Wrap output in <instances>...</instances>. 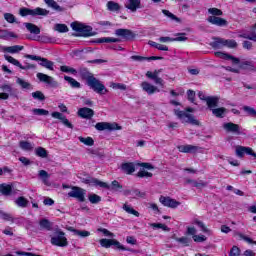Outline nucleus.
<instances>
[{
  "label": "nucleus",
  "mask_w": 256,
  "mask_h": 256,
  "mask_svg": "<svg viewBox=\"0 0 256 256\" xmlns=\"http://www.w3.org/2000/svg\"><path fill=\"white\" fill-rule=\"evenodd\" d=\"M105 186H100L102 189H108V191H120L123 189V185L119 183V181L114 180L112 181L111 185L107 184L106 182H103Z\"/></svg>",
  "instance_id": "nucleus-25"
},
{
  "label": "nucleus",
  "mask_w": 256,
  "mask_h": 256,
  "mask_svg": "<svg viewBox=\"0 0 256 256\" xmlns=\"http://www.w3.org/2000/svg\"><path fill=\"white\" fill-rule=\"evenodd\" d=\"M34 115L46 116L49 115V112L42 108H35L32 110Z\"/></svg>",
  "instance_id": "nucleus-63"
},
{
  "label": "nucleus",
  "mask_w": 256,
  "mask_h": 256,
  "mask_svg": "<svg viewBox=\"0 0 256 256\" xmlns=\"http://www.w3.org/2000/svg\"><path fill=\"white\" fill-rule=\"evenodd\" d=\"M88 87L90 89H93L95 93H98V95H106L109 90L105 87V85L99 81V79L95 78H90L89 82L87 83Z\"/></svg>",
  "instance_id": "nucleus-6"
},
{
  "label": "nucleus",
  "mask_w": 256,
  "mask_h": 256,
  "mask_svg": "<svg viewBox=\"0 0 256 256\" xmlns=\"http://www.w3.org/2000/svg\"><path fill=\"white\" fill-rule=\"evenodd\" d=\"M95 129L97 131H121V126L115 122H98L95 125Z\"/></svg>",
  "instance_id": "nucleus-11"
},
{
  "label": "nucleus",
  "mask_w": 256,
  "mask_h": 256,
  "mask_svg": "<svg viewBox=\"0 0 256 256\" xmlns=\"http://www.w3.org/2000/svg\"><path fill=\"white\" fill-rule=\"evenodd\" d=\"M141 87H142L143 91H145L148 95H153V93L159 91V89H157V87H155L153 84H151L149 82H142Z\"/></svg>",
  "instance_id": "nucleus-29"
},
{
  "label": "nucleus",
  "mask_w": 256,
  "mask_h": 256,
  "mask_svg": "<svg viewBox=\"0 0 256 256\" xmlns=\"http://www.w3.org/2000/svg\"><path fill=\"white\" fill-rule=\"evenodd\" d=\"M4 58L6 59V61H8V63H11L12 65H15L16 67H19V69H22L24 71H28V69H35V65L33 64H26V65H22L21 62H19V60L13 58V56L10 55H4Z\"/></svg>",
  "instance_id": "nucleus-14"
},
{
  "label": "nucleus",
  "mask_w": 256,
  "mask_h": 256,
  "mask_svg": "<svg viewBox=\"0 0 256 256\" xmlns=\"http://www.w3.org/2000/svg\"><path fill=\"white\" fill-rule=\"evenodd\" d=\"M36 77L40 81V83H46V85H49V87H53V88L59 87V82H57L55 80V78H53L47 74L38 72L36 74Z\"/></svg>",
  "instance_id": "nucleus-13"
},
{
  "label": "nucleus",
  "mask_w": 256,
  "mask_h": 256,
  "mask_svg": "<svg viewBox=\"0 0 256 256\" xmlns=\"http://www.w3.org/2000/svg\"><path fill=\"white\" fill-rule=\"evenodd\" d=\"M25 38L29 39V41H38L39 43H57L59 41V39L44 33H28Z\"/></svg>",
  "instance_id": "nucleus-2"
},
{
  "label": "nucleus",
  "mask_w": 256,
  "mask_h": 256,
  "mask_svg": "<svg viewBox=\"0 0 256 256\" xmlns=\"http://www.w3.org/2000/svg\"><path fill=\"white\" fill-rule=\"evenodd\" d=\"M214 41L210 43L213 49H223V47H229L230 49H234L237 46V42L235 40H225L223 38H213Z\"/></svg>",
  "instance_id": "nucleus-5"
},
{
  "label": "nucleus",
  "mask_w": 256,
  "mask_h": 256,
  "mask_svg": "<svg viewBox=\"0 0 256 256\" xmlns=\"http://www.w3.org/2000/svg\"><path fill=\"white\" fill-rule=\"evenodd\" d=\"M26 59H31L32 61H38V65L41 67H44L45 69H48L49 71H55V62L50 61L47 58H43L41 56L26 54Z\"/></svg>",
  "instance_id": "nucleus-4"
},
{
  "label": "nucleus",
  "mask_w": 256,
  "mask_h": 256,
  "mask_svg": "<svg viewBox=\"0 0 256 256\" xmlns=\"http://www.w3.org/2000/svg\"><path fill=\"white\" fill-rule=\"evenodd\" d=\"M37 157H41L42 159H45L47 157V150L43 147H38L36 148V151H35Z\"/></svg>",
  "instance_id": "nucleus-53"
},
{
  "label": "nucleus",
  "mask_w": 256,
  "mask_h": 256,
  "mask_svg": "<svg viewBox=\"0 0 256 256\" xmlns=\"http://www.w3.org/2000/svg\"><path fill=\"white\" fill-rule=\"evenodd\" d=\"M121 169L126 175H132V173H135V164L133 162L123 163Z\"/></svg>",
  "instance_id": "nucleus-30"
},
{
  "label": "nucleus",
  "mask_w": 256,
  "mask_h": 256,
  "mask_svg": "<svg viewBox=\"0 0 256 256\" xmlns=\"http://www.w3.org/2000/svg\"><path fill=\"white\" fill-rule=\"evenodd\" d=\"M88 200L92 205H97V203H101V196L92 193L88 195Z\"/></svg>",
  "instance_id": "nucleus-46"
},
{
  "label": "nucleus",
  "mask_w": 256,
  "mask_h": 256,
  "mask_svg": "<svg viewBox=\"0 0 256 256\" xmlns=\"http://www.w3.org/2000/svg\"><path fill=\"white\" fill-rule=\"evenodd\" d=\"M40 229H44L45 231H51L53 229V223L49 221L47 218H43L39 221Z\"/></svg>",
  "instance_id": "nucleus-34"
},
{
  "label": "nucleus",
  "mask_w": 256,
  "mask_h": 256,
  "mask_svg": "<svg viewBox=\"0 0 256 256\" xmlns=\"http://www.w3.org/2000/svg\"><path fill=\"white\" fill-rule=\"evenodd\" d=\"M70 231L77 237H82V239H85V237H89L91 235V232L87 230H77L74 228H70Z\"/></svg>",
  "instance_id": "nucleus-38"
},
{
  "label": "nucleus",
  "mask_w": 256,
  "mask_h": 256,
  "mask_svg": "<svg viewBox=\"0 0 256 256\" xmlns=\"http://www.w3.org/2000/svg\"><path fill=\"white\" fill-rule=\"evenodd\" d=\"M207 21L208 23H211V25H216L217 27H227V20L219 16H209Z\"/></svg>",
  "instance_id": "nucleus-19"
},
{
  "label": "nucleus",
  "mask_w": 256,
  "mask_h": 256,
  "mask_svg": "<svg viewBox=\"0 0 256 256\" xmlns=\"http://www.w3.org/2000/svg\"><path fill=\"white\" fill-rule=\"evenodd\" d=\"M178 151L180 153H197V151H199V147L191 144L180 145L178 146Z\"/></svg>",
  "instance_id": "nucleus-26"
},
{
  "label": "nucleus",
  "mask_w": 256,
  "mask_h": 256,
  "mask_svg": "<svg viewBox=\"0 0 256 256\" xmlns=\"http://www.w3.org/2000/svg\"><path fill=\"white\" fill-rule=\"evenodd\" d=\"M159 201L164 207H169L170 209H177L181 205V202L171 197L160 196Z\"/></svg>",
  "instance_id": "nucleus-15"
},
{
  "label": "nucleus",
  "mask_w": 256,
  "mask_h": 256,
  "mask_svg": "<svg viewBox=\"0 0 256 256\" xmlns=\"http://www.w3.org/2000/svg\"><path fill=\"white\" fill-rule=\"evenodd\" d=\"M132 195L134 196V199L137 197L140 199H145L147 194L145 192L140 191L139 189H132Z\"/></svg>",
  "instance_id": "nucleus-58"
},
{
  "label": "nucleus",
  "mask_w": 256,
  "mask_h": 256,
  "mask_svg": "<svg viewBox=\"0 0 256 256\" xmlns=\"http://www.w3.org/2000/svg\"><path fill=\"white\" fill-rule=\"evenodd\" d=\"M236 155L237 157H245V155H251V157L256 158V153L253 151V149L245 146H237Z\"/></svg>",
  "instance_id": "nucleus-17"
},
{
  "label": "nucleus",
  "mask_w": 256,
  "mask_h": 256,
  "mask_svg": "<svg viewBox=\"0 0 256 256\" xmlns=\"http://www.w3.org/2000/svg\"><path fill=\"white\" fill-rule=\"evenodd\" d=\"M122 209L124 211H126V213H128L129 215H134V217H139V212L135 209H133V207H131V205L125 203L122 207Z\"/></svg>",
  "instance_id": "nucleus-40"
},
{
  "label": "nucleus",
  "mask_w": 256,
  "mask_h": 256,
  "mask_svg": "<svg viewBox=\"0 0 256 256\" xmlns=\"http://www.w3.org/2000/svg\"><path fill=\"white\" fill-rule=\"evenodd\" d=\"M4 19L7 21V23H17V18L11 13H4Z\"/></svg>",
  "instance_id": "nucleus-55"
},
{
  "label": "nucleus",
  "mask_w": 256,
  "mask_h": 256,
  "mask_svg": "<svg viewBox=\"0 0 256 256\" xmlns=\"http://www.w3.org/2000/svg\"><path fill=\"white\" fill-rule=\"evenodd\" d=\"M150 227H153V229H162V231H171V229L167 227V225L161 223H152L150 224Z\"/></svg>",
  "instance_id": "nucleus-54"
},
{
  "label": "nucleus",
  "mask_w": 256,
  "mask_h": 256,
  "mask_svg": "<svg viewBox=\"0 0 256 256\" xmlns=\"http://www.w3.org/2000/svg\"><path fill=\"white\" fill-rule=\"evenodd\" d=\"M112 89H119L120 91H127V85L123 83H112Z\"/></svg>",
  "instance_id": "nucleus-61"
},
{
  "label": "nucleus",
  "mask_w": 256,
  "mask_h": 256,
  "mask_svg": "<svg viewBox=\"0 0 256 256\" xmlns=\"http://www.w3.org/2000/svg\"><path fill=\"white\" fill-rule=\"evenodd\" d=\"M77 114L78 117H81V119H93L95 111H93L91 108L83 107L78 110Z\"/></svg>",
  "instance_id": "nucleus-18"
},
{
  "label": "nucleus",
  "mask_w": 256,
  "mask_h": 256,
  "mask_svg": "<svg viewBox=\"0 0 256 256\" xmlns=\"http://www.w3.org/2000/svg\"><path fill=\"white\" fill-rule=\"evenodd\" d=\"M208 13L211 15V17H221V15H223V11L218 8H209Z\"/></svg>",
  "instance_id": "nucleus-51"
},
{
  "label": "nucleus",
  "mask_w": 256,
  "mask_h": 256,
  "mask_svg": "<svg viewBox=\"0 0 256 256\" xmlns=\"http://www.w3.org/2000/svg\"><path fill=\"white\" fill-rule=\"evenodd\" d=\"M240 37H243L244 39H249L250 41H255L256 43V33H243L240 35Z\"/></svg>",
  "instance_id": "nucleus-64"
},
{
  "label": "nucleus",
  "mask_w": 256,
  "mask_h": 256,
  "mask_svg": "<svg viewBox=\"0 0 256 256\" xmlns=\"http://www.w3.org/2000/svg\"><path fill=\"white\" fill-rule=\"evenodd\" d=\"M160 43H172L173 41H187V37L185 36V33L178 34L177 37L172 38L169 36L166 37H160L159 38Z\"/></svg>",
  "instance_id": "nucleus-21"
},
{
  "label": "nucleus",
  "mask_w": 256,
  "mask_h": 256,
  "mask_svg": "<svg viewBox=\"0 0 256 256\" xmlns=\"http://www.w3.org/2000/svg\"><path fill=\"white\" fill-rule=\"evenodd\" d=\"M60 71H62V73H71V75H77V70L75 68L65 65L60 67Z\"/></svg>",
  "instance_id": "nucleus-52"
},
{
  "label": "nucleus",
  "mask_w": 256,
  "mask_h": 256,
  "mask_svg": "<svg viewBox=\"0 0 256 256\" xmlns=\"http://www.w3.org/2000/svg\"><path fill=\"white\" fill-rule=\"evenodd\" d=\"M46 5H48V7H51V9H54V11H63V8H61V6H59V4H57L55 2V0H44Z\"/></svg>",
  "instance_id": "nucleus-45"
},
{
  "label": "nucleus",
  "mask_w": 256,
  "mask_h": 256,
  "mask_svg": "<svg viewBox=\"0 0 256 256\" xmlns=\"http://www.w3.org/2000/svg\"><path fill=\"white\" fill-rule=\"evenodd\" d=\"M106 7L108 9V11H119L121 9V6L119 5V3L117 2H113V1H108L106 4Z\"/></svg>",
  "instance_id": "nucleus-43"
},
{
  "label": "nucleus",
  "mask_w": 256,
  "mask_h": 256,
  "mask_svg": "<svg viewBox=\"0 0 256 256\" xmlns=\"http://www.w3.org/2000/svg\"><path fill=\"white\" fill-rule=\"evenodd\" d=\"M51 116L54 119H59L60 121H62L63 125L68 127V129H73V124H71V122H69V119H67V117H65V115H63L62 113L52 112Z\"/></svg>",
  "instance_id": "nucleus-23"
},
{
  "label": "nucleus",
  "mask_w": 256,
  "mask_h": 256,
  "mask_svg": "<svg viewBox=\"0 0 256 256\" xmlns=\"http://www.w3.org/2000/svg\"><path fill=\"white\" fill-rule=\"evenodd\" d=\"M79 74L81 76L82 79H85L86 83L89 82V79H93L95 76H93L91 74V72H89V70H87L86 68H81L79 70Z\"/></svg>",
  "instance_id": "nucleus-37"
},
{
  "label": "nucleus",
  "mask_w": 256,
  "mask_h": 256,
  "mask_svg": "<svg viewBox=\"0 0 256 256\" xmlns=\"http://www.w3.org/2000/svg\"><path fill=\"white\" fill-rule=\"evenodd\" d=\"M206 105L208 109H210V111H213V109H215V107L219 105V97L208 96V98L206 99Z\"/></svg>",
  "instance_id": "nucleus-28"
},
{
  "label": "nucleus",
  "mask_w": 256,
  "mask_h": 256,
  "mask_svg": "<svg viewBox=\"0 0 256 256\" xmlns=\"http://www.w3.org/2000/svg\"><path fill=\"white\" fill-rule=\"evenodd\" d=\"M229 256H241V249L237 246H233L230 249Z\"/></svg>",
  "instance_id": "nucleus-62"
},
{
  "label": "nucleus",
  "mask_w": 256,
  "mask_h": 256,
  "mask_svg": "<svg viewBox=\"0 0 256 256\" xmlns=\"http://www.w3.org/2000/svg\"><path fill=\"white\" fill-rule=\"evenodd\" d=\"M18 37L15 33L0 34V39H4V41H11L12 39H18Z\"/></svg>",
  "instance_id": "nucleus-50"
},
{
  "label": "nucleus",
  "mask_w": 256,
  "mask_h": 256,
  "mask_svg": "<svg viewBox=\"0 0 256 256\" xmlns=\"http://www.w3.org/2000/svg\"><path fill=\"white\" fill-rule=\"evenodd\" d=\"M0 219L3 221H10L11 223H19V218H13V215L0 210Z\"/></svg>",
  "instance_id": "nucleus-32"
},
{
  "label": "nucleus",
  "mask_w": 256,
  "mask_h": 256,
  "mask_svg": "<svg viewBox=\"0 0 256 256\" xmlns=\"http://www.w3.org/2000/svg\"><path fill=\"white\" fill-rule=\"evenodd\" d=\"M223 129L227 133H234V135H241V126L233 122L224 123Z\"/></svg>",
  "instance_id": "nucleus-16"
},
{
  "label": "nucleus",
  "mask_w": 256,
  "mask_h": 256,
  "mask_svg": "<svg viewBox=\"0 0 256 256\" xmlns=\"http://www.w3.org/2000/svg\"><path fill=\"white\" fill-rule=\"evenodd\" d=\"M125 7L132 13H135L137 12V9H141V0H128L125 4Z\"/></svg>",
  "instance_id": "nucleus-24"
},
{
  "label": "nucleus",
  "mask_w": 256,
  "mask_h": 256,
  "mask_svg": "<svg viewBox=\"0 0 256 256\" xmlns=\"http://www.w3.org/2000/svg\"><path fill=\"white\" fill-rule=\"evenodd\" d=\"M215 57H218L219 59H225L228 61L229 59L234 63L235 65H239L240 60L239 58H236L235 56H231V54L224 53V52H215Z\"/></svg>",
  "instance_id": "nucleus-22"
},
{
  "label": "nucleus",
  "mask_w": 256,
  "mask_h": 256,
  "mask_svg": "<svg viewBox=\"0 0 256 256\" xmlns=\"http://www.w3.org/2000/svg\"><path fill=\"white\" fill-rule=\"evenodd\" d=\"M54 31H57L58 33H67L69 32V27L65 24H55Z\"/></svg>",
  "instance_id": "nucleus-48"
},
{
  "label": "nucleus",
  "mask_w": 256,
  "mask_h": 256,
  "mask_svg": "<svg viewBox=\"0 0 256 256\" xmlns=\"http://www.w3.org/2000/svg\"><path fill=\"white\" fill-rule=\"evenodd\" d=\"M19 15L21 17H27V15H32L35 17V15H49V11L43 9V8H36V9H29V8H21L19 10Z\"/></svg>",
  "instance_id": "nucleus-12"
},
{
  "label": "nucleus",
  "mask_w": 256,
  "mask_h": 256,
  "mask_svg": "<svg viewBox=\"0 0 256 256\" xmlns=\"http://www.w3.org/2000/svg\"><path fill=\"white\" fill-rule=\"evenodd\" d=\"M174 113L182 123H190V125H199V120L195 119V116H193V114H189L181 110H174Z\"/></svg>",
  "instance_id": "nucleus-8"
},
{
  "label": "nucleus",
  "mask_w": 256,
  "mask_h": 256,
  "mask_svg": "<svg viewBox=\"0 0 256 256\" xmlns=\"http://www.w3.org/2000/svg\"><path fill=\"white\" fill-rule=\"evenodd\" d=\"M85 195H87V190L79 186H72L71 191L68 192V197H72V199H77L79 203H85Z\"/></svg>",
  "instance_id": "nucleus-9"
},
{
  "label": "nucleus",
  "mask_w": 256,
  "mask_h": 256,
  "mask_svg": "<svg viewBox=\"0 0 256 256\" xmlns=\"http://www.w3.org/2000/svg\"><path fill=\"white\" fill-rule=\"evenodd\" d=\"M24 27H26V29H27V31H29V33H41V29L33 23L25 22Z\"/></svg>",
  "instance_id": "nucleus-39"
},
{
  "label": "nucleus",
  "mask_w": 256,
  "mask_h": 256,
  "mask_svg": "<svg viewBox=\"0 0 256 256\" xmlns=\"http://www.w3.org/2000/svg\"><path fill=\"white\" fill-rule=\"evenodd\" d=\"M2 51L3 53H19V51H23V46H3Z\"/></svg>",
  "instance_id": "nucleus-33"
},
{
  "label": "nucleus",
  "mask_w": 256,
  "mask_h": 256,
  "mask_svg": "<svg viewBox=\"0 0 256 256\" xmlns=\"http://www.w3.org/2000/svg\"><path fill=\"white\" fill-rule=\"evenodd\" d=\"M82 183H85V185H90L91 187H105L103 181L93 177L83 178Z\"/></svg>",
  "instance_id": "nucleus-20"
},
{
  "label": "nucleus",
  "mask_w": 256,
  "mask_h": 256,
  "mask_svg": "<svg viewBox=\"0 0 256 256\" xmlns=\"http://www.w3.org/2000/svg\"><path fill=\"white\" fill-rule=\"evenodd\" d=\"M70 27L75 33H93V27L83 22L74 21L70 24Z\"/></svg>",
  "instance_id": "nucleus-10"
},
{
  "label": "nucleus",
  "mask_w": 256,
  "mask_h": 256,
  "mask_svg": "<svg viewBox=\"0 0 256 256\" xmlns=\"http://www.w3.org/2000/svg\"><path fill=\"white\" fill-rule=\"evenodd\" d=\"M19 147L23 149V151H33V145L27 141H20Z\"/></svg>",
  "instance_id": "nucleus-49"
},
{
  "label": "nucleus",
  "mask_w": 256,
  "mask_h": 256,
  "mask_svg": "<svg viewBox=\"0 0 256 256\" xmlns=\"http://www.w3.org/2000/svg\"><path fill=\"white\" fill-rule=\"evenodd\" d=\"M0 193L4 195V197L15 195V192H13V186L6 183L0 184Z\"/></svg>",
  "instance_id": "nucleus-27"
},
{
  "label": "nucleus",
  "mask_w": 256,
  "mask_h": 256,
  "mask_svg": "<svg viewBox=\"0 0 256 256\" xmlns=\"http://www.w3.org/2000/svg\"><path fill=\"white\" fill-rule=\"evenodd\" d=\"M163 15H165V17H168V19H170V21H176V23H179V21H181L177 16H175V14L169 12V10H162Z\"/></svg>",
  "instance_id": "nucleus-47"
},
{
  "label": "nucleus",
  "mask_w": 256,
  "mask_h": 256,
  "mask_svg": "<svg viewBox=\"0 0 256 256\" xmlns=\"http://www.w3.org/2000/svg\"><path fill=\"white\" fill-rule=\"evenodd\" d=\"M15 203L18 207H21L22 209H25L27 205H29V200H27L25 197L20 196L15 200Z\"/></svg>",
  "instance_id": "nucleus-42"
},
{
  "label": "nucleus",
  "mask_w": 256,
  "mask_h": 256,
  "mask_svg": "<svg viewBox=\"0 0 256 256\" xmlns=\"http://www.w3.org/2000/svg\"><path fill=\"white\" fill-rule=\"evenodd\" d=\"M80 143H83L84 145H87L88 147H93V145H95V140H93V138L91 137H83L80 136L79 138Z\"/></svg>",
  "instance_id": "nucleus-44"
},
{
  "label": "nucleus",
  "mask_w": 256,
  "mask_h": 256,
  "mask_svg": "<svg viewBox=\"0 0 256 256\" xmlns=\"http://www.w3.org/2000/svg\"><path fill=\"white\" fill-rule=\"evenodd\" d=\"M16 83L18 85H20V87H22L23 89H31V83H29L21 78H17Z\"/></svg>",
  "instance_id": "nucleus-56"
},
{
  "label": "nucleus",
  "mask_w": 256,
  "mask_h": 256,
  "mask_svg": "<svg viewBox=\"0 0 256 256\" xmlns=\"http://www.w3.org/2000/svg\"><path fill=\"white\" fill-rule=\"evenodd\" d=\"M133 33H116V37H102L95 40V43H123V41H133Z\"/></svg>",
  "instance_id": "nucleus-1"
},
{
  "label": "nucleus",
  "mask_w": 256,
  "mask_h": 256,
  "mask_svg": "<svg viewBox=\"0 0 256 256\" xmlns=\"http://www.w3.org/2000/svg\"><path fill=\"white\" fill-rule=\"evenodd\" d=\"M33 99H36L37 101H45V94L41 91H36L32 93Z\"/></svg>",
  "instance_id": "nucleus-59"
},
{
  "label": "nucleus",
  "mask_w": 256,
  "mask_h": 256,
  "mask_svg": "<svg viewBox=\"0 0 256 256\" xmlns=\"http://www.w3.org/2000/svg\"><path fill=\"white\" fill-rule=\"evenodd\" d=\"M175 241H177V243H181L184 247H189V243H191V240L187 237L175 238Z\"/></svg>",
  "instance_id": "nucleus-60"
},
{
  "label": "nucleus",
  "mask_w": 256,
  "mask_h": 256,
  "mask_svg": "<svg viewBox=\"0 0 256 256\" xmlns=\"http://www.w3.org/2000/svg\"><path fill=\"white\" fill-rule=\"evenodd\" d=\"M38 175H39L40 179L42 180V183H44V185H47V186L51 185L49 183V173H47V171L40 170Z\"/></svg>",
  "instance_id": "nucleus-41"
},
{
  "label": "nucleus",
  "mask_w": 256,
  "mask_h": 256,
  "mask_svg": "<svg viewBox=\"0 0 256 256\" xmlns=\"http://www.w3.org/2000/svg\"><path fill=\"white\" fill-rule=\"evenodd\" d=\"M51 245L55 247H67L69 245V241H67V237L65 236V232L61 230H56L54 235L51 236L50 240Z\"/></svg>",
  "instance_id": "nucleus-3"
},
{
  "label": "nucleus",
  "mask_w": 256,
  "mask_h": 256,
  "mask_svg": "<svg viewBox=\"0 0 256 256\" xmlns=\"http://www.w3.org/2000/svg\"><path fill=\"white\" fill-rule=\"evenodd\" d=\"M99 243H100L101 247H104V249H109V247H115V249H121V251H132L133 252V249L125 248V246H123L121 244V242H119L115 239L103 238V239H100Z\"/></svg>",
  "instance_id": "nucleus-7"
},
{
  "label": "nucleus",
  "mask_w": 256,
  "mask_h": 256,
  "mask_svg": "<svg viewBox=\"0 0 256 256\" xmlns=\"http://www.w3.org/2000/svg\"><path fill=\"white\" fill-rule=\"evenodd\" d=\"M225 113H227V108L225 107L212 109V115L218 119H223V117H225Z\"/></svg>",
  "instance_id": "nucleus-35"
},
{
  "label": "nucleus",
  "mask_w": 256,
  "mask_h": 256,
  "mask_svg": "<svg viewBox=\"0 0 256 256\" xmlns=\"http://www.w3.org/2000/svg\"><path fill=\"white\" fill-rule=\"evenodd\" d=\"M64 80L67 81L68 85H70V87H72V89H81V83H79L73 77H71V76H64Z\"/></svg>",
  "instance_id": "nucleus-36"
},
{
  "label": "nucleus",
  "mask_w": 256,
  "mask_h": 256,
  "mask_svg": "<svg viewBox=\"0 0 256 256\" xmlns=\"http://www.w3.org/2000/svg\"><path fill=\"white\" fill-rule=\"evenodd\" d=\"M243 111H245V113L250 117H256V110L251 106H243Z\"/></svg>",
  "instance_id": "nucleus-57"
},
{
  "label": "nucleus",
  "mask_w": 256,
  "mask_h": 256,
  "mask_svg": "<svg viewBox=\"0 0 256 256\" xmlns=\"http://www.w3.org/2000/svg\"><path fill=\"white\" fill-rule=\"evenodd\" d=\"M240 69L244 71H251L252 73H256V66L253 61H244L240 64Z\"/></svg>",
  "instance_id": "nucleus-31"
}]
</instances>
